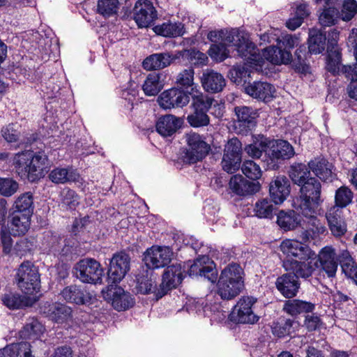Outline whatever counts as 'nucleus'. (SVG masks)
Returning a JSON list of instances; mask_svg holds the SVG:
<instances>
[{
    "label": "nucleus",
    "mask_w": 357,
    "mask_h": 357,
    "mask_svg": "<svg viewBox=\"0 0 357 357\" xmlns=\"http://www.w3.org/2000/svg\"><path fill=\"white\" fill-rule=\"evenodd\" d=\"M289 176L292 182L300 187L299 196L293 201L294 208L303 215H312L322 202L320 181L311 176L307 166L303 163L292 165Z\"/></svg>",
    "instance_id": "1"
},
{
    "label": "nucleus",
    "mask_w": 357,
    "mask_h": 357,
    "mask_svg": "<svg viewBox=\"0 0 357 357\" xmlns=\"http://www.w3.org/2000/svg\"><path fill=\"white\" fill-rule=\"evenodd\" d=\"M13 164L16 173L22 179L36 182L44 176L48 157L44 151L26 150L15 154Z\"/></svg>",
    "instance_id": "2"
},
{
    "label": "nucleus",
    "mask_w": 357,
    "mask_h": 357,
    "mask_svg": "<svg viewBox=\"0 0 357 357\" xmlns=\"http://www.w3.org/2000/svg\"><path fill=\"white\" fill-rule=\"evenodd\" d=\"M244 271L236 263L228 264L221 271L217 282V294L222 300H232L244 288Z\"/></svg>",
    "instance_id": "3"
},
{
    "label": "nucleus",
    "mask_w": 357,
    "mask_h": 357,
    "mask_svg": "<svg viewBox=\"0 0 357 357\" xmlns=\"http://www.w3.org/2000/svg\"><path fill=\"white\" fill-rule=\"evenodd\" d=\"M299 38L296 35H279L277 46H271L265 49L264 56L273 64H288L292 61L290 50L297 46Z\"/></svg>",
    "instance_id": "4"
},
{
    "label": "nucleus",
    "mask_w": 357,
    "mask_h": 357,
    "mask_svg": "<svg viewBox=\"0 0 357 357\" xmlns=\"http://www.w3.org/2000/svg\"><path fill=\"white\" fill-rule=\"evenodd\" d=\"M15 280L23 293L32 295L40 289V274L38 268L31 261L21 264L17 269Z\"/></svg>",
    "instance_id": "5"
},
{
    "label": "nucleus",
    "mask_w": 357,
    "mask_h": 357,
    "mask_svg": "<svg viewBox=\"0 0 357 357\" xmlns=\"http://www.w3.org/2000/svg\"><path fill=\"white\" fill-rule=\"evenodd\" d=\"M295 154L293 146L285 140H276L269 143L266 153L264 154L261 162L267 169H276L282 160H287Z\"/></svg>",
    "instance_id": "6"
},
{
    "label": "nucleus",
    "mask_w": 357,
    "mask_h": 357,
    "mask_svg": "<svg viewBox=\"0 0 357 357\" xmlns=\"http://www.w3.org/2000/svg\"><path fill=\"white\" fill-rule=\"evenodd\" d=\"M75 277L84 283H101L104 270L100 264L91 258L77 262L74 267Z\"/></svg>",
    "instance_id": "7"
},
{
    "label": "nucleus",
    "mask_w": 357,
    "mask_h": 357,
    "mask_svg": "<svg viewBox=\"0 0 357 357\" xmlns=\"http://www.w3.org/2000/svg\"><path fill=\"white\" fill-rule=\"evenodd\" d=\"M238 55L244 58L248 63H254L257 70H261L264 61L259 54V49L243 33H235V40L233 42Z\"/></svg>",
    "instance_id": "8"
},
{
    "label": "nucleus",
    "mask_w": 357,
    "mask_h": 357,
    "mask_svg": "<svg viewBox=\"0 0 357 357\" xmlns=\"http://www.w3.org/2000/svg\"><path fill=\"white\" fill-rule=\"evenodd\" d=\"M186 141L188 148L183 156L184 162L195 164L204 158L211 150V146L204 138L196 132L186 135Z\"/></svg>",
    "instance_id": "9"
},
{
    "label": "nucleus",
    "mask_w": 357,
    "mask_h": 357,
    "mask_svg": "<svg viewBox=\"0 0 357 357\" xmlns=\"http://www.w3.org/2000/svg\"><path fill=\"white\" fill-rule=\"evenodd\" d=\"M242 161V144L236 137L228 140L225 146L221 165L222 169L229 174L238 170Z\"/></svg>",
    "instance_id": "10"
},
{
    "label": "nucleus",
    "mask_w": 357,
    "mask_h": 357,
    "mask_svg": "<svg viewBox=\"0 0 357 357\" xmlns=\"http://www.w3.org/2000/svg\"><path fill=\"white\" fill-rule=\"evenodd\" d=\"M256 300L252 297L243 296L239 299L229 315L232 322L253 324L258 321L259 317L252 310Z\"/></svg>",
    "instance_id": "11"
},
{
    "label": "nucleus",
    "mask_w": 357,
    "mask_h": 357,
    "mask_svg": "<svg viewBox=\"0 0 357 357\" xmlns=\"http://www.w3.org/2000/svg\"><path fill=\"white\" fill-rule=\"evenodd\" d=\"M183 271L181 264H175L166 268L162 275V282L155 291L156 299L166 295L170 290L176 288L183 280Z\"/></svg>",
    "instance_id": "12"
},
{
    "label": "nucleus",
    "mask_w": 357,
    "mask_h": 357,
    "mask_svg": "<svg viewBox=\"0 0 357 357\" xmlns=\"http://www.w3.org/2000/svg\"><path fill=\"white\" fill-rule=\"evenodd\" d=\"M190 95L178 87H172L160 93L157 101L164 109L183 107L189 103Z\"/></svg>",
    "instance_id": "13"
},
{
    "label": "nucleus",
    "mask_w": 357,
    "mask_h": 357,
    "mask_svg": "<svg viewBox=\"0 0 357 357\" xmlns=\"http://www.w3.org/2000/svg\"><path fill=\"white\" fill-rule=\"evenodd\" d=\"M133 15L139 28L151 26L158 17L153 3L149 0H137L133 8Z\"/></svg>",
    "instance_id": "14"
},
{
    "label": "nucleus",
    "mask_w": 357,
    "mask_h": 357,
    "mask_svg": "<svg viewBox=\"0 0 357 357\" xmlns=\"http://www.w3.org/2000/svg\"><path fill=\"white\" fill-rule=\"evenodd\" d=\"M237 117L235 128L238 132L246 135L256 126L259 116L257 110L248 106H237L234 108Z\"/></svg>",
    "instance_id": "15"
},
{
    "label": "nucleus",
    "mask_w": 357,
    "mask_h": 357,
    "mask_svg": "<svg viewBox=\"0 0 357 357\" xmlns=\"http://www.w3.org/2000/svg\"><path fill=\"white\" fill-rule=\"evenodd\" d=\"M130 258L129 255L120 252L113 255L110 260L108 271V280L112 283L119 282L130 270Z\"/></svg>",
    "instance_id": "16"
},
{
    "label": "nucleus",
    "mask_w": 357,
    "mask_h": 357,
    "mask_svg": "<svg viewBox=\"0 0 357 357\" xmlns=\"http://www.w3.org/2000/svg\"><path fill=\"white\" fill-rule=\"evenodd\" d=\"M172 256L169 247L153 246L145 252L144 261L149 268H159L167 265Z\"/></svg>",
    "instance_id": "17"
},
{
    "label": "nucleus",
    "mask_w": 357,
    "mask_h": 357,
    "mask_svg": "<svg viewBox=\"0 0 357 357\" xmlns=\"http://www.w3.org/2000/svg\"><path fill=\"white\" fill-rule=\"evenodd\" d=\"M188 273L191 277H204L211 282H215L218 277L214 263L206 255L197 258L190 266Z\"/></svg>",
    "instance_id": "18"
},
{
    "label": "nucleus",
    "mask_w": 357,
    "mask_h": 357,
    "mask_svg": "<svg viewBox=\"0 0 357 357\" xmlns=\"http://www.w3.org/2000/svg\"><path fill=\"white\" fill-rule=\"evenodd\" d=\"M282 267L287 272H291L298 280L299 278L307 279L310 278L317 267V262L313 263L308 260H296L294 259H284Z\"/></svg>",
    "instance_id": "19"
},
{
    "label": "nucleus",
    "mask_w": 357,
    "mask_h": 357,
    "mask_svg": "<svg viewBox=\"0 0 357 357\" xmlns=\"http://www.w3.org/2000/svg\"><path fill=\"white\" fill-rule=\"evenodd\" d=\"M281 250L287 255L286 259L294 257L299 260H309L316 255L309 246L297 240L287 239L284 241L280 245Z\"/></svg>",
    "instance_id": "20"
},
{
    "label": "nucleus",
    "mask_w": 357,
    "mask_h": 357,
    "mask_svg": "<svg viewBox=\"0 0 357 357\" xmlns=\"http://www.w3.org/2000/svg\"><path fill=\"white\" fill-rule=\"evenodd\" d=\"M182 56L183 54L181 51H178L175 54L169 52L153 54L143 61L142 66L146 70L163 69Z\"/></svg>",
    "instance_id": "21"
},
{
    "label": "nucleus",
    "mask_w": 357,
    "mask_h": 357,
    "mask_svg": "<svg viewBox=\"0 0 357 357\" xmlns=\"http://www.w3.org/2000/svg\"><path fill=\"white\" fill-rule=\"evenodd\" d=\"M325 216L333 236L338 238L346 234L347 225L342 208L337 206H331L327 210Z\"/></svg>",
    "instance_id": "22"
},
{
    "label": "nucleus",
    "mask_w": 357,
    "mask_h": 357,
    "mask_svg": "<svg viewBox=\"0 0 357 357\" xmlns=\"http://www.w3.org/2000/svg\"><path fill=\"white\" fill-rule=\"evenodd\" d=\"M40 310L56 323L67 321L72 317V309L61 303H50L46 302L40 306Z\"/></svg>",
    "instance_id": "23"
},
{
    "label": "nucleus",
    "mask_w": 357,
    "mask_h": 357,
    "mask_svg": "<svg viewBox=\"0 0 357 357\" xmlns=\"http://www.w3.org/2000/svg\"><path fill=\"white\" fill-rule=\"evenodd\" d=\"M337 266L335 250L328 246L322 248L318 255L317 268H319V271L324 272L328 278H333L336 275Z\"/></svg>",
    "instance_id": "24"
},
{
    "label": "nucleus",
    "mask_w": 357,
    "mask_h": 357,
    "mask_svg": "<svg viewBox=\"0 0 357 357\" xmlns=\"http://www.w3.org/2000/svg\"><path fill=\"white\" fill-rule=\"evenodd\" d=\"M278 291L287 298L296 296L300 289L299 280L291 272H288L279 276L275 282Z\"/></svg>",
    "instance_id": "25"
},
{
    "label": "nucleus",
    "mask_w": 357,
    "mask_h": 357,
    "mask_svg": "<svg viewBox=\"0 0 357 357\" xmlns=\"http://www.w3.org/2000/svg\"><path fill=\"white\" fill-rule=\"evenodd\" d=\"M229 188L234 194L246 196L256 193L260 189L259 183L251 182L243 176L236 174L230 178Z\"/></svg>",
    "instance_id": "26"
},
{
    "label": "nucleus",
    "mask_w": 357,
    "mask_h": 357,
    "mask_svg": "<svg viewBox=\"0 0 357 357\" xmlns=\"http://www.w3.org/2000/svg\"><path fill=\"white\" fill-rule=\"evenodd\" d=\"M291 185L289 179L284 176H277L269 185V192L275 204H282L289 195Z\"/></svg>",
    "instance_id": "27"
},
{
    "label": "nucleus",
    "mask_w": 357,
    "mask_h": 357,
    "mask_svg": "<svg viewBox=\"0 0 357 357\" xmlns=\"http://www.w3.org/2000/svg\"><path fill=\"white\" fill-rule=\"evenodd\" d=\"M61 298L67 303L76 305H84L89 303L91 296L81 286L71 284L66 287L60 293Z\"/></svg>",
    "instance_id": "28"
},
{
    "label": "nucleus",
    "mask_w": 357,
    "mask_h": 357,
    "mask_svg": "<svg viewBox=\"0 0 357 357\" xmlns=\"http://www.w3.org/2000/svg\"><path fill=\"white\" fill-rule=\"evenodd\" d=\"M246 93L251 97L268 102L272 100L275 93V87L266 82H253L245 87Z\"/></svg>",
    "instance_id": "29"
},
{
    "label": "nucleus",
    "mask_w": 357,
    "mask_h": 357,
    "mask_svg": "<svg viewBox=\"0 0 357 357\" xmlns=\"http://www.w3.org/2000/svg\"><path fill=\"white\" fill-rule=\"evenodd\" d=\"M183 122L181 118L173 114H166L158 119L156 130L163 137H170L181 127Z\"/></svg>",
    "instance_id": "30"
},
{
    "label": "nucleus",
    "mask_w": 357,
    "mask_h": 357,
    "mask_svg": "<svg viewBox=\"0 0 357 357\" xmlns=\"http://www.w3.org/2000/svg\"><path fill=\"white\" fill-rule=\"evenodd\" d=\"M203 88L207 92L218 93L225 86V79L223 76L213 70H206L201 78Z\"/></svg>",
    "instance_id": "31"
},
{
    "label": "nucleus",
    "mask_w": 357,
    "mask_h": 357,
    "mask_svg": "<svg viewBox=\"0 0 357 357\" xmlns=\"http://www.w3.org/2000/svg\"><path fill=\"white\" fill-rule=\"evenodd\" d=\"M307 168L323 181H332L335 177L332 172V165L324 158H315L310 160Z\"/></svg>",
    "instance_id": "32"
},
{
    "label": "nucleus",
    "mask_w": 357,
    "mask_h": 357,
    "mask_svg": "<svg viewBox=\"0 0 357 357\" xmlns=\"http://www.w3.org/2000/svg\"><path fill=\"white\" fill-rule=\"evenodd\" d=\"M1 301L10 310H17L32 306L36 300L29 296H21L17 293L9 292L2 296Z\"/></svg>",
    "instance_id": "33"
},
{
    "label": "nucleus",
    "mask_w": 357,
    "mask_h": 357,
    "mask_svg": "<svg viewBox=\"0 0 357 357\" xmlns=\"http://www.w3.org/2000/svg\"><path fill=\"white\" fill-rule=\"evenodd\" d=\"M31 218L13 212L8 217V227L13 236L24 235L30 227Z\"/></svg>",
    "instance_id": "34"
},
{
    "label": "nucleus",
    "mask_w": 357,
    "mask_h": 357,
    "mask_svg": "<svg viewBox=\"0 0 357 357\" xmlns=\"http://www.w3.org/2000/svg\"><path fill=\"white\" fill-rule=\"evenodd\" d=\"M48 177L56 184H64L78 181L79 174L72 167H56L50 172Z\"/></svg>",
    "instance_id": "35"
},
{
    "label": "nucleus",
    "mask_w": 357,
    "mask_h": 357,
    "mask_svg": "<svg viewBox=\"0 0 357 357\" xmlns=\"http://www.w3.org/2000/svg\"><path fill=\"white\" fill-rule=\"evenodd\" d=\"M135 299L131 294L121 287H116L112 294V305L117 311H123L132 307Z\"/></svg>",
    "instance_id": "36"
},
{
    "label": "nucleus",
    "mask_w": 357,
    "mask_h": 357,
    "mask_svg": "<svg viewBox=\"0 0 357 357\" xmlns=\"http://www.w3.org/2000/svg\"><path fill=\"white\" fill-rule=\"evenodd\" d=\"M195 71L192 68L181 70L176 76V84L180 89L187 90L189 94L197 92V84L195 82Z\"/></svg>",
    "instance_id": "37"
},
{
    "label": "nucleus",
    "mask_w": 357,
    "mask_h": 357,
    "mask_svg": "<svg viewBox=\"0 0 357 357\" xmlns=\"http://www.w3.org/2000/svg\"><path fill=\"white\" fill-rule=\"evenodd\" d=\"M155 33L164 37L176 38L185 33L184 25L179 22L168 21L153 28Z\"/></svg>",
    "instance_id": "38"
},
{
    "label": "nucleus",
    "mask_w": 357,
    "mask_h": 357,
    "mask_svg": "<svg viewBox=\"0 0 357 357\" xmlns=\"http://www.w3.org/2000/svg\"><path fill=\"white\" fill-rule=\"evenodd\" d=\"M314 310V305L313 303L298 299L288 300L283 306V310L291 316L311 312Z\"/></svg>",
    "instance_id": "39"
},
{
    "label": "nucleus",
    "mask_w": 357,
    "mask_h": 357,
    "mask_svg": "<svg viewBox=\"0 0 357 357\" xmlns=\"http://www.w3.org/2000/svg\"><path fill=\"white\" fill-rule=\"evenodd\" d=\"M162 73H153L149 74L142 86L145 95L148 96H156L163 88L164 83L161 79Z\"/></svg>",
    "instance_id": "40"
},
{
    "label": "nucleus",
    "mask_w": 357,
    "mask_h": 357,
    "mask_svg": "<svg viewBox=\"0 0 357 357\" xmlns=\"http://www.w3.org/2000/svg\"><path fill=\"white\" fill-rule=\"evenodd\" d=\"M277 223L284 231L293 230L301 224V218L294 211H282L278 215Z\"/></svg>",
    "instance_id": "41"
},
{
    "label": "nucleus",
    "mask_w": 357,
    "mask_h": 357,
    "mask_svg": "<svg viewBox=\"0 0 357 357\" xmlns=\"http://www.w3.org/2000/svg\"><path fill=\"white\" fill-rule=\"evenodd\" d=\"M43 325L36 318H30L20 332V335L23 339L36 340L43 333Z\"/></svg>",
    "instance_id": "42"
},
{
    "label": "nucleus",
    "mask_w": 357,
    "mask_h": 357,
    "mask_svg": "<svg viewBox=\"0 0 357 357\" xmlns=\"http://www.w3.org/2000/svg\"><path fill=\"white\" fill-rule=\"evenodd\" d=\"M253 70L257 71L255 65L248 63V61L243 64L234 66L230 71L231 79L236 83L242 82L245 83L249 79Z\"/></svg>",
    "instance_id": "43"
},
{
    "label": "nucleus",
    "mask_w": 357,
    "mask_h": 357,
    "mask_svg": "<svg viewBox=\"0 0 357 357\" xmlns=\"http://www.w3.org/2000/svg\"><path fill=\"white\" fill-rule=\"evenodd\" d=\"M298 327V323L294 319H281L280 321L273 324L272 332L274 335L278 337H284L291 335Z\"/></svg>",
    "instance_id": "44"
},
{
    "label": "nucleus",
    "mask_w": 357,
    "mask_h": 357,
    "mask_svg": "<svg viewBox=\"0 0 357 357\" xmlns=\"http://www.w3.org/2000/svg\"><path fill=\"white\" fill-rule=\"evenodd\" d=\"M33 195L31 192L21 195L15 202L13 212L31 217L33 211Z\"/></svg>",
    "instance_id": "45"
},
{
    "label": "nucleus",
    "mask_w": 357,
    "mask_h": 357,
    "mask_svg": "<svg viewBox=\"0 0 357 357\" xmlns=\"http://www.w3.org/2000/svg\"><path fill=\"white\" fill-rule=\"evenodd\" d=\"M326 40V35L321 31L310 30L308 39L309 52L314 54L321 53L325 49Z\"/></svg>",
    "instance_id": "46"
},
{
    "label": "nucleus",
    "mask_w": 357,
    "mask_h": 357,
    "mask_svg": "<svg viewBox=\"0 0 357 357\" xmlns=\"http://www.w3.org/2000/svg\"><path fill=\"white\" fill-rule=\"evenodd\" d=\"M120 7V0H98L97 13L105 18H109L116 15Z\"/></svg>",
    "instance_id": "47"
},
{
    "label": "nucleus",
    "mask_w": 357,
    "mask_h": 357,
    "mask_svg": "<svg viewBox=\"0 0 357 357\" xmlns=\"http://www.w3.org/2000/svg\"><path fill=\"white\" fill-rule=\"evenodd\" d=\"M275 209L276 208L272 204L271 200L267 198H263L256 202L253 211L255 215L259 218L271 219Z\"/></svg>",
    "instance_id": "48"
},
{
    "label": "nucleus",
    "mask_w": 357,
    "mask_h": 357,
    "mask_svg": "<svg viewBox=\"0 0 357 357\" xmlns=\"http://www.w3.org/2000/svg\"><path fill=\"white\" fill-rule=\"evenodd\" d=\"M353 197V192L349 187L341 186L335 191V205L333 206H337L342 210L352 202Z\"/></svg>",
    "instance_id": "49"
},
{
    "label": "nucleus",
    "mask_w": 357,
    "mask_h": 357,
    "mask_svg": "<svg viewBox=\"0 0 357 357\" xmlns=\"http://www.w3.org/2000/svg\"><path fill=\"white\" fill-rule=\"evenodd\" d=\"M207 38L213 44L233 43L235 40V32L227 29L211 31L207 35Z\"/></svg>",
    "instance_id": "50"
},
{
    "label": "nucleus",
    "mask_w": 357,
    "mask_h": 357,
    "mask_svg": "<svg viewBox=\"0 0 357 357\" xmlns=\"http://www.w3.org/2000/svg\"><path fill=\"white\" fill-rule=\"evenodd\" d=\"M268 149V144L266 139L261 138V140L254 141L253 143L245 147V153L252 158H260L263 153H266Z\"/></svg>",
    "instance_id": "51"
},
{
    "label": "nucleus",
    "mask_w": 357,
    "mask_h": 357,
    "mask_svg": "<svg viewBox=\"0 0 357 357\" xmlns=\"http://www.w3.org/2000/svg\"><path fill=\"white\" fill-rule=\"evenodd\" d=\"M340 17V13L333 6L323 9L319 14V22L322 26L334 25Z\"/></svg>",
    "instance_id": "52"
},
{
    "label": "nucleus",
    "mask_w": 357,
    "mask_h": 357,
    "mask_svg": "<svg viewBox=\"0 0 357 357\" xmlns=\"http://www.w3.org/2000/svg\"><path fill=\"white\" fill-rule=\"evenodd\" d=\"M190 95L192 96V106L194 109H199V111H204L205 112L209 111V108L213 103V100L214 98L203 94L198 91Z\"/></svg>",
    "instance_id": "53"
},
{
    "label": "nucleus",
    "mask_w": 357,
    "mask_h": 357,
    "mask_svg": "<svg viewBox=\"0 0 357 357\" xmlns=\"http://www.w3.org/2000/svg\"><path fill=\"white\" fill-rule=\"evenodd\" d=\"M241 170L246 177L252 180L259 179L262 174V172L259 165L250 160H248L243 162L241 167Z\"/></svg>",
    "instance_id": "54"
},
{
    "label": "nucleus",
    "mask_w": 357,
    "mask_h": 357,
    "mask_svg": "<svg viewBox=\"0 0 357 357\" xmlns=\"http://www.w3.org/2000/svg\"><path fill=\"white\" fill-rule=\"evenodd\" d=\"M326 68L332 73H338L340 70L341 54L338 49L328 50Z\"/></svg>",
    "instance_id": "55"
},
{
    "label": "nucleus",
    "mask_w": 357,
    "mask_h": 357,
    "mask_svg": "<svg viewBox=\"0 0 357 357\" xmlns=\"http://www.w3.org/2000/svg\"><path fill=\"white\" fill-rule=\"evenodd\" d=\"M231 43L212 44L208 53L211 58L216 61H222L228 56L227 45Z\"/></svg>",
    "instance_id": "56"
},
{
    "label": "nucleus",
    "mask_w": 357,
    "mask_h": 357,
    "mask_svg": "<svg viewBox=\"0 0 357 357\" xmlns=\"http://www.w3.org/2000/svg\"><path fill=\"white\" fill-rule=\"evenodd\" d=\"M61 203L69 209H75L79 203V195L73 190L64 188L61 192Z\"/></svg>",
    "instance_id": "57"
},
{
    "label": "nucleus",
    "mask_w": 357,
    "mask_h": 357,
    "mask_svg": "<svg viewBox=\"0 0 357 357\" xmlns=\"http://www.w3.org/2000/svg\"><path fill=\"white\" fill-rule=\"evenodd\" d=\"M188 122L193 127H202L209 123V117L204 111L194 109V112L187 117Z\"/></svg>",
    "instance_id": "58"
},
{
    "label": "nucleus",
    "mask_w": 357,
    "mask_h": 357,
    "mask_svg": "<svg viewBox=\"0 0 357 357\" xmlns=\"http://www.w3.org/2000/svg\"><path fill=\"white\" fill-rule=\"evenodd\" d=\"M18 183L12 178H0V194L5 197H10L18 190Z\"/></svg>",
    "instance_id": "59"
},
{
    "label": "nucleus",
    "mask_w": 357,
    "mask_h": 357,
    "mask_svg": "<svg viewBox=\"0 0 357 357\" xmlns=\"http://www.w3.org/2000/svg\"><path fill=\"white\" fill-rule=\"evenodd\" d=\"M357 13V2L355 0H344L340 17L345 22L350 21Z\"/></svg>",
    "instance_id": "60"
},
{
    "label": "nucleus",
    "mask_w": 357,
    "mask_h": 357,
    "mask_svg": "<svg viewBox=\"0 0 357 357\" xmlns=\"http://www.w3.org/2000/svg\"><path fill=\"white\" fill-rule=\"evenodd\" d=\"M316 212L317 210H315L312 215L304 216L309 218V221L307 222V228L310 230L313 231L315 236L318 237L321 234H324L327 231V229L326 226L321 223V221L316 217Z\"/></svg>",
    "instance_id": "61"
},
{
    "label": "nucleus",
    "mask_w": 357,
    "mask_h": 357,
    "mask_svg": "<svg viewBox=\"0 0 357 357\" xmlns=\"http://www.w3.org/2000/svg\"><path fill=\"white\" fill-rule=\"evenodd\" d=\"M137 291L142 294H149L153 291L155 294V291L158 289L155 288V282L151 279L147 277H140L137 278Z\"/></svg>",
    "instance_id": "62"
},
{
    "label": "nucleus",
    "mask_w": 357,
    "mask_h": 357,
    "mask_svg": "<svg viewBox=\"0 0 357 357\" xmlns=\"http://www.w3.org/2000/svg\"><path fill=\"white\" fill-rule=\"evenodd\" d=\"M0 244L4 254H10L13 248V240L10 231L3 225L0 231Z\"/></svg>",
    "instance_id": "63"
},
{
    "label": "nucleus",
    "mask_w": 357,
    "mask_h": 357,
    "mask_svg": "<svg viewBox=\"0 0 357 357\" xmlns=\"http://www.w3.org/2000/svg\"><path fill=\"white\" fill-rule=\"evenodd\" d=\"M341 268L342 272L349 278H354L357 275V265L354 259L349 256L342 261Z\"/></svg>",
    "instance_id": "64"
}]
</instances>
